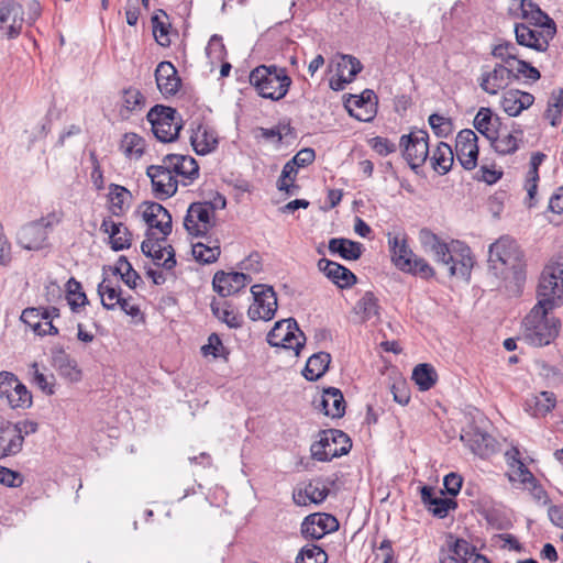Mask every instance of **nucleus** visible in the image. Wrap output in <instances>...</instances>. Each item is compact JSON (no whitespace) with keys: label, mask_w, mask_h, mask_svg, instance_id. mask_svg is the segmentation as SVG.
Segmentation results:
<instances>
[{"label":"nucleus","mask_w":563,"mask_h":563,"mask_svg":"<svg viewBox=\"0 0 563 563\" xmlns=\"http://www.w3.org/2000/svg\"><path fill=\"white\" fill-rule=\"evenodd\" d=\"M538 302L525 317L522 335L533 346H545L555 340L561 329L560 319L550 314L563 303V261L547 265L538 285Z\"/></svg>","instance_id":"nucleus-1"},{"label":"nucleus","mask_w":563,"mask_h":563,"mask_svg":"<svg viewBox=\"0 0 563 563\" xmlns=\"http://www.w3.org/2000/svg\"><path fill=\"white\" fill-rule=\"evenodd\" d=\"M488 265L497 277L504 279L512 277L517 283L526 278L523 252L518 243L507 235L490 244Z\"/></svg>","instance_id":"nucleus-2"},{"label":"nucleus","mask_w":563,"mask_h":563,"mask_svg":"<svg viewBox=\"0 0 563 563\" xmlns=\"http://www.w3.org/2000/svg\"><path fill=\"white\" fill-rule=\"evenodd\" d=\"M291 82L286 68L276 65H260L250 73V84L256 92L273 101L283 99Z\"/></svg>","instance_id":"nucleus-3"},{"label":"nucleus","mask_w":563,"mask_h":563,"mask_svg":"<svg viewBox=\"0 0 563 563\" xmlns=\"http://www.w3.org/2000/svg\"><path fill=\"white\" fill-rule=\"evenodd\" d=\"M388 245L393 264L401 272L430 279L434 276L433 267L409 247L406 235L388 233Z\"/></svg>","instance_id":"nucleus-4"},{"label":"nucleus","mask_w":563,"mask_h":563,"mask_svg":"<svg viewBox=\"0 0 563 563\" xmlns=\"http://www.w3.org/2000/svg\"><path fill=\"white\" fill-rule=\"evenodd\" d=\"M320 439L310 446L311 456L319 462H329L350 452L352 442L349 435L336 429L323 430Z\"/></svg>","instance_id":"nucleus-5"},{"label":"nucleus","mask_w":563,"mask_h":563,"mask_svg":"<svg viewBox=\"0 0 563 563\" xmlns=\"http://www.w3.org/2000/svg\"><path fill=\"white\" fill-rule=\"evenodd\" d=\"M154 136L163 142H174L181 129V118L174 108L156 104L146 114Z\"/></svg>","instance_id":"nucleus-6"},{"label":"nucleus","mask_w":563,"mask_h":563,"mask_svg":"<svg viewBox=\"0 0 563 563\" xmlns=\"http://www.w3.org/2000/svg\"><path fill=\"white\" fill-rule=\"evenodd\" d=\"M62 220L55 212L30 222L18 232V243L25 250H41L46 245L48 230H52Z\"/></svg>","instance_id":"nucleus-7"},{"label":"nucleus","mask_w":563,"mask_h":563,"mask_svg":"<svg viewBox=\"0 0 563 563\" xmlns=\"http://www.w3.org/2000/svg\"><path fill=\"white\" fill-rule=\"evenodd\" d=\"M399 148L410 168L417 172L429 157V134L426 130L415 129L399 140Z\"/></svg>","instance_id":"nucleus-8"},{"label":"nucleus","mask_w":563,"mask_h":563,"mask_svg":"<svg viewBox=\"0 0 563 563\" xmlns=\"http://www.w3.org/2000/svg\"><path fill=\"white\" fill-rule=\"evenodd\" d=\"M305 342L306 335L294 318L277 321L267 334V343L271 346L294 350L296 355H299Z\"/></svg>","instance_id":"nucleus-9"},{"label":"nucleus","mask_w":563,"mask_h":563,"mask_svg":"<svg viewBox=\"0 0 563 563\" xmlns=\"http://www.w3.org/2000/svg\"><path fill=\"white\" fill-rule=\"evenodd\" d=\"M202 201L192 202L187 209L184 218V228L189 235L205 238L216 227V214Z\"/></svg>","instance_id":"nucleus-10"},{"label":"nucleus","mask_w":563,"mask_h":563,"mask_svg":"<svg viewBox=\"0 0 563 563\" xmlns=\"http://www.w3.org/2000/svg\"><path fill=\"white\" fill-rule=\"evenodd\" d=\"M251 292L254 302L247 310V316L251 320L269 321L274 318L277 310V297L274 288L267 285H253Z\"/></svg>","instance_id":"nucleus-11"},{"label":"nucleus","mask_w":563,"mask_h":563,"mask_svg":"<svg viewBox=\"0 0 563 563\" xmlns=\"http://www.w3.org/2000/svg\"><path fill=\"white\" fill-rule=\"evenodd\" d=\"M166 240L156 236L154 231L146 230L145 240L141 244V251L146 257H151L157 266L170 271L176 266L175 250L172 245H162Z\"/></svg>","instance_id":"nucleus-12"},{"label":"nucleus","mask_w":563,"mask_h":563,"mask_svg":"<svg viewBox=\"0 0 563 563\" xmlns=\"http://www.w3.org/2000/svg\"><path fill=\"white\" fill-rule=\"evenodd\" d=\"M515 35L518 45L534 49L540 53L548 51L550 42L554 38L556 30L532 29L527 23L515 24Z\"/></svg>","instance_id":"nucleus-13"},{"label":"nucleus","mask_w":563,"mask_h":563,"mask_svg":"<svg viewBox=\"0 0 563 563\" xmlns=\"http://www.w3.org/2000/svg\"><path fill=\"white\" fill-rule=\"evenodd\" d=\"M511 75V67L506 64L496 63L492 69L484 66L478 78V85L486 93L496 96L512 82Z\"/></svg>","instance_id":"nucleus-14"},{"label":"nucleus","mask_w":563,"mask_h":563,"mask_svg":"<svg viewBox=\"0 0 563 563\" xmlns=\"http://www.w3.org/2000/svg\"><path fill=\"white\" fill-rule=\"evenodd\" d=\"M477 141V135L470 129H464L456 135L455 155L466 170H473L477 166L479 153Z\"/></svg>","instance_id":"nucleus-15"},{"label":"nucleus","mask_w":563,"mask_h":563,"mask_svg":"<svg viewBox=\"0 0 563 563\" xmlns=\"http://www.w3.org/2000/svg\"><path fill=\"white\" fill-rule=\"evenodd\" d=\"M338 519L324 512L308 515L301 522V534L306 539L320 540L325 534L339 529Z\"/></svg>","instance_id":"nucleus-16"},{"label":"nucleus","mask_w":563,"mask_h":563,"mask_svg":"<svg viewBox=\"0 0 563 563\" xmlns=\"http://www.w3.org/2000/svg\"><path fill=\"white\" fill-rule=\"evenodd\" d=\"M24 21V12L20 3L13 0L0 1V30L8 38L20 35Z\"/></svg>","instance_id":"nucleus-17"},{"label":"nucleus","mask_w":563,"mask_h":563,"mask_svg":"<svg viewBox=\"0 0 563 563\" xmlns=\"http://www.w3.org/2000/svg\"><path fill=\"white\" fill-rule=\"evenodd\" d=\"M146 174L151 178L154 194L158 199L164 200L176 194L178 180L164 164L148 166Z\"/></svg>","instance_id":"nucleus-18"},{"label":"nucleus","mask_w":563,"mask_h":563,"mask_svg":"<svg viewBox=\"0 0 563 563\" xmlns=\"http://www.w3.org/2000/svg\"><path fill=\"white\" fill-rule=\"evenodd\" d=\"M142 218L148 225L147 230H159L164 240L172 233V216L166 208L154 201H146L141 206Z\"/></svg>","instance_id":"nucleus-19"},{"label":"nucleus","mask_w":563,"mask_h":563,"mask_svg":"<svg viewBox=\"0 0 563 563\" xmlns=\"http://www.w3.org/2000/svg\"><path fill=\"white\" fill-rule=\"evenodd\" d=\"M461 441L465 443L470 450L481 456L488 457L497 451V441L493 435L482 431L477 427H471L461 434Z\"/></svg>","instance_id":"nucleus-20"},{"label":"nucleus","mask_w":563,"mask_h":563,"mask_svg":"<svg viewBox=\"0 0 563 563\" xmlns=\"http://www.w3.org/2000/svg\"><path fill=\"white\" fill-rule=\"evenodd\" d=\"M452 261L445 264L451 276L468 280L474 265L471 249L463 242L453 241Z\"/></svg>","instance_id":"nucleus-21"},{"label":"nucleus","mask_w":563,"mask_h":563,"mask_svg":"<svg viewBox=\"0 0 563 563\" xmlns=\"http://www.w3.org/2000/svg\"><path fill=\"white\" fill-rule=\"evenodd\" d=\"M313 406L323 415L331 418H341L345 413V400L342 391L335 387H328L313 399Z\"/></svg>","instance_id":"nucleus-22"},{"label":"nucleus","mask_w":563,"mask_h":563,"mask_svg":"<svg viewBox=\"0 0 563 563\" xmlns=\"http://www.w3.org/2000/svg\"><path fill=\"white\" fill-rule=\"evenodd\" d=\"M251 282V276L244 273L219 271L213 276L212 286L221 297H228L240 291Z\"/></svg>","instance_id":"nucleus-23"},{"label":"nucleus","mask_w":563,"mask_h":563,"mask_svg":"<svg viewBox=\"0 0 563 563\" xmlns=\"http://www.w3.org/2000/svg\"><path fill=\"white\" fill-rule=\"evenodd\" d=\"M163 164L172 170V175H175V177H184L187 180L184 181L185 186L194 181L199 175V166L196 159L190 156L168 154L163 158Z\"/></svg>","instance_id":"nucleus-24"},{"label":"nucleus","mask_w":563,"mask_h":563,"mask_svg":"<svg viewBox=\"0 0 563 563\" xmlns=\"http://www.w3.org/2000/svg\"><path fill=\"white\" fill-rule=\"evenodd\" d=\"M317 266L320 272L340 288H350L357 280L354 273L347 267L328 258H320Z\"/></svg>","instance_id":"nucleus-25"},{"label":"nucleus","mask_w":563,"mask_h":563,"mask_svg":"<svg viewBox=\"0 0 563 563\" xmlns=\"http://www.w3.org/2000/svg\"><path fill=\"white\" fill-rule=\"evenodd\" d=\"M329 495V488L320 479H312L303 487H298L292 493L294 503L298 506L321 504Z\"/></svg>","instance_id":"nucleus-26"},{"label":"nucleus","mask_w":563,"mask_h":563,"mask_svg":"<svg viewBox=\"0 0 563 563\" xmlns=\"http://www.w3.org/2000/svg\"><path fill=\"white\" fill-rule=\"evenodd\" d=\"M155 80L158 90L165 97L174 96L180 87L177 69L170 62H161L155 69Z\"/></svg>","instance_id":"nucleus-27"},{"label":"nucleus","mask_w":563,"mask_h":563,"mask_svg":"<svg viewBox=\"0 0 563 563\" xmlns=\"http://www.w3.org/2000/svg\"><path fill=\"white\" fill-rule=\"evenodd\" d=\"M520 16L528 21L529 25L540 29L556 30V24L548 13L532 0H520L519 2Z\"/></svg>","instance_id":"nucleus-28"},{"label":"nucleus","mask_w":563,"mask_h":563,"mask_svg":"<svg viewBox=\"0 0 563 563\" xmlns=\"http://www.w3.org/2000/svg\"><path fill=\"white\" fill-rule=\"evenodd\" d=\"M534 102L533 95L520 90L511 89L504 93L501 107L510 117L519 115L523 110L531 107Z\"/></svg>","instance_id":"nucleus-29"},{"label":"nucleus","mask_w":563,"mask_h":563,"mask_svg":"<svg viewBox=\"0 0 563 563\" xmlns=\"http://www.w3.org/2000/svg\"><path fill=\"white\" fill-rule=\"evenodd\" d=\"M420 236L423 246L430 249L439 263L445 265L452 261L453 241L445 243L429 230H422Z\"/></svg>","instance_id":"nucleus-30"},{"label":"nucleus","mask_w":563,"mask_h":563,"mask_svg":"<svg viewBox=\"0 0 563 563\" xmlns=\"http://www.w3.org/2000/svg\"><path fill=\"white\" fill-rule=\"evenodd\" d=\"M52 358L53 365L63 377L70 382H79L81 379L82 373L77 362L71 358L63 347L54 349Z\"/></svg>","instance_id":"nucleus-31"},{"label":"nucleus","mask_w":563,"mask_h":563,"mask_svg":"<svg viewBox=\"0 0 563 563\" xmlns=\"http://www.w3.org/2000/svg\"><path fill=\"white\" fill-rule=\"evenodd\" d=\"M328 249L331 254H338L345 261H357L364 252L362 243L345 238L330 239Z\"/></svg>","instance_id":"nucleus-32"},{"label":"nucleus","mask_w":563,"mask_h":563,"mask_svg":"<svg viewBox=\"0 0 563 563\" xmlns=\"http://www.w3.org/2000/svg\"><path fill=\"white\" fill-rule=\"evenodd\" d=\"M24 437L11 424L0 427V460L18 454L22 450Z\"/></svg>","instance_id":"nucleus-33"},{"label":"nucleus","mask_w":563,"mask_h":563,"mask_svg":"<svg viewBox=\"0 0 563 563\" xmlns=\"http://www.w3.org/2000/svg\"><path fill=\"white\" fill-rule=\"evenodd\" d=\"M190 142L198 155H206L216 150L218 145V137L213 130L199 124L197 129L192 131Z\"/></svg>","instance_id":"nucleus-34"},{"label":"nucleus","mask_w":563,"mask_h":563,"mask_svg":"<svg viewBox=\"0 0 563 563\" xmlns=\"http://www.w3.org/2000/svg\"><path fill=\"white\" fill-rule=\"evenodd\" d=\"M555 405L556 398L553 393L541 391L527 398L525 409L532 417L540 418L547 416Z\"/></svg>","instance_id":"nucleus-35"},{"label":"nucleus","mask_w":563,"mask_h":563,"mask_svg":"<svg viewBox=\"0 0 563 563\" xmlns=\"http://www.w3.org/2000/svg\"><path fill=\"white\" fill-rule=\"evenodd\" d=\"M210 308L213 316L229 328L239 329L243 325V314L238 312L231 302L212 300Z\"/></svg>","instance_id":"nucleus-36"},{"label":"nucleus","mask_w":563,"mask_h":563,"mask_svg":"<svg viewBox=\"0 0 563 563\" xmlns=\"http://www.w3.org/2000/svg\"><path fill=\"white\" fill-rule=\"evenodd\" d=\"M331 362V355L327 352H318L312 354L302 371V375L307 380L316 382L321 378L328 371Z\"/></svg>","instance_id":"nucleus-37"},{"label":"nucleus","mask_w":563,"mask_h":563,"mask_svg":"<svg viewBox=\"0 0 563 563\" xmlns=\"http://www.w3.org/2000/svg\"><path fill=\"white\" fill-rule=\"evenodd\" d=\"M473 124L482 135L489 140L499 129L500 121L497 115H494L489 108L482 107L476 113Z\"/></svg>","instance_id":"nucleus-38"},{"label":"nucleus","mask_w":563,"mask_h":563,"mask_svg":"<svg viewBox=\"0 0 563 563\" xmlns=\"http://www.w3.org/2000/svg\"><path fill=\"white\" fill-rule=\"evenodd\" d=\"M433 169L440 175L448 174L454 163V152L445 142H439L430 157Z\"/></svg>","instance_id":"nucleus-39"},{"label":"nucleus","mask_w":563,"mask_h":563,"mask_svg":"<svg viewBox=\"0 0 563 563\" xmlns=\"http://www.w3.org/2000/svg\"><path fill=\"white\" fill-rule=\"evenodd\" d=\"M412 379L419 387V390L426 391L435 385L438 374L432 365L422 363L415 367L412 372Z\"/></svg>","instance_id":"nucleus-40"},{"label":"nucleus","mask_w":563,"mask_h":563,"mask_svg":"<svg viewBox=\"0 0 563 563\" xmlns=\"http://www.w3.org/2000/svg\"><path fill=\"white\" fill-rule=\"evenodd\" d=\"M492 147L500 155L514 154L519 148V139L512 133H503L499 130L488 140Z\"/></svg>","instance_id":"nucleus-41"},{"label":"nucleus","mask_w":563,"mask_h":563,"mask_svg":"<svg viewBox=\"0 0 563 563\" xmlns=\"http://www.w3.org/2000/svg\"><path fill=\"white\" fill-rule=\"evenodd\" d=\"M145 141L136 133H125L120 143L121 152L129 158L139 159L144 154Z\"/></svg>","instance_id":"nucleus-42"},{"label":"nucleus","mask_w":563,"mask_h":563,"mask_svg":"<svg viewBox=\"0 0 563 563\" xmlns=\"http://www.w3.org/2000/svg\"><path fill=\"white\" fill-rule=\"evenodd\" d=\"M363 321L377 320L379 318L378 300L372 291H366L355 307Z\"/></svg>","instance_id":"nucleus-43"},{"label":"nucleus","mask_w":563,"mask_h":563,"mask_svg":"<svg viewBox=\"0 0 563 563\" xmlns=\"http://www.w3.org/2000/svg\"><path fill=\"white\" fill-rule=\"evenodd\" d=\"M221 254L219 241L216 240L212 245L198 242L192 244V255L196 261L202 264L214 263Z\"/></svg>","instance_id":"nucleus-44"},{"label":"nucleus","mask_w":563,"mask_h":563,"mask_svg":"<svg viewBox=\"0 0 563 563\" xmlns=\"http://www.w3.org/2000/svg\"><path fill=\"white\" fill-rule=\"evenodd\" d=\"M492 55L500 59L499 64H506L511 67L519 60L518 58V48L516 44L510 41H505L495 45L492 49Z\"/></svg>","instance_id":"nucleus-45"},{"label":"nucleus","mask_w":563,"mask_h":563,"mask_svg":"<svg viewBox=\"0 0 563 563\" xmlns=\"http://www.w3.org/2000/svg\"><path fill=\"white\" fill-rule=\"evenodd\" d=\"M451 539H453L451 537ZM449 552L463 563H468L473 558L476 548L464 539H454L448 542Z\"/></svg>","instance_id":"nucleus-46"},{"label":"nucleus","mask_w":563,"mask_h":563,"mask_svg":"<svg viewBox=\"0 0 563 563\" xmlns=\"http://www.w3.org/2000/svg\"><path fill=\"white\" fill-rule=\"evenodd\" d=\"M122 106L129 113L141 111L145 106V97L135 87L125 88L122 91Z\"/></svg>","instance_id":"nucleus-47"},{"label":"nucleus","mask_w":563,"mask_h":563,"mask_svg":"<svg viewBox=\"0 0 563 563\" xmlns=\"http://www.w3.org/2000/svg\"><path fill=\"white\" fill-rule=\"evenodd\" d=\"M9 406L13 409L16 408H30L32 405V395L27 390L26 386L22 383H19V387L9 393L5 397H3Z\"/></svg>","instance_id":"nucleus-48"},{"label":"nucleus","mask_w":563,"mask_h":563,"mask_svg":"<svg viewBox=\"0 0 563 563\" xmlns=\"http://www.w3.org/2000/svg\"><path fill=\"white\" fill-rule=\"evenodd\" d=\"M511 78L514 80H518L520 78H525L531 81H537L540 79V71L533 67L530 63L519 59L515 65L511 66Z\"/></svg>","instance_id":"nucleus-49"},{"label":"nucleus","mask_w":563,"mask_h":563,"mask_svg":"<svg viewBox=\"0 0 563 563\" xmlns=\"http://www.w3.org/2000/svg\"><path fill=\"white\" fill-rule=\"evenodd\" d=\"M109 198L111 202V211L114 216H120L123 211V206L128 197H131L130 191L123 186L112 184L110 185Z\"/></svg>","instance_id":"nucleus-50"},{"label":"nucleus","mask_w":563,"mask_h":563,"mask_svg":"<svg viewBox=\"0 0 563 563\" xmlns=\"http://www.w3.org/2000/svg\"><path fill=\"white\" fill-rule=\"evenodd\" d=\"M342 73L343 82H351L356 75L363 69L362 63L354 56L345 55L342 57V63L339 65Z\"/></svg>","instance_id":"nucleus-51"},{"label":"nucleus","mask_w":563,"mask_h":563,"mask_svg":"<svg viewBox=\"0 0 563 563\" xmlns=\"http://www.w3.org/2000/svg\"><path fill=\"white\" fill-rule=\"evenodd\" d=\"M443 492L440 490V496H435L430 503L427 509L432 512L434 517L445 518L451 509L456 507V503L453 499L442 497Z\"/></svg>","instance_id":"nucleus-52"},{"label":"nucleus","mask_w":563,"mask_h":563,"mask_svg":"<svg viewBox=\"0 0 563 563\" xmlns=\"http://www.w3.org/2000/svg\"><path fill=\"white\" fill-rule=\"evenodd\" d=\"M153 34L157 43L162 46H169V27L170 24L165 22L158 14L152 16Z\"/></svg>","instance_id":"nucleus-53"},{"label":"nucleus","mask_w":563,"mask_h":563,"mask_svg":"<svg viewBox=\"0 0 563 563\" xmlns=\"http://www.w3.org/2000/svg\"><path fill=\"white\" fill-rule=\"evenodd\" d=\"M431 129L439 137H446L452 133V122L438 113H433L428 119Z\"/></svg>","instance_id":"nucleus-54"},{"label":"nucleus","mask_w":563,"mask_h":563,"mask_svg":"<svg viewBox=\"0 0 563 563\" xmlns=\"http://www.w3.org/2000/svg\"><path fill=\"white\" fill-rule=\"evenodd\" d=\"M506 459L508 463L515 467L517 466L520 475V479L522 483H526L528 479H533L532 473L527 468V466L520 460V452L517 448H512L506 452Z\"/></svg>","instance_id":"nucleus-55"},{"label":"nucleus","mask_w":563,"mask_h":563,"mask_svg":"<svg viewBox=\"0 0 563 563\" xmlns=\"http://www.w3.org/2000/svg\"><path fill=\"white\" fill-rule=\"evenodd\" d=\"M21 321L32 328L34 333L41 329L42 307H29L22 311Z\"/></svg>","instance_id":"nucleus-56"},{"label":"nucleus","mask_w":563,"mask_h":563,"mask_svg":"<svg viewBox=\"0 0 563 563\" xmlns=\"http://www.w3.org/2000/svg\"><path fill=\"white\" fill-rule=\"evenodd\" d=\"M201 352L205 356L212 355L213 357H221L229 354L222 344L220 336L217 333H212L208 338V344L201 347Z\"/></svg>","instance_id":"nucleus-57"},{"label":"nucleus","mask_w":563,"mask_h":563,"mask_svg":"<svg viewBox=\"0 0 563 563\" xmlns=\"http://www.w3.org/2000/svg\"><path fill=\"white\" fill-rule=\"evenodd\" d=\"M97 290L101 297V301L106 300L107 302H114L117 299H122L121 289H117L108 278L102 279V282L98 285Z\"/></svg>","instance_id":"nucleus-58"},{"label":"nucleus","mask_w":563,"mask_h":563,"mask_svg":"<svg viewBox=\"0 0 563 563\" xmlns=\"http://www.w3.org/2000/svg\"><path fill=\"white\" fill-rule=\"evenodd\" d=\"M371 147L379 155L387 156L397 151L396 143L387 137L375 136L369 141Z\"/></svg>","instance_id":"nucleus-59"},{"label":"nucleus","mask_w":563,"mask_h":563,"mask_svg":"<svg viewBox=\"0 0 563 563\" xmlns=\"http://www.w3.org/2000/svg\"><path fill=\"white\" fill-rule=\"evenodd\" d=\"M501 176L503 172L495 169L494 166L482 165L475 174V179L493 185L496 184Z\"/></svg>","instance_id":"nucleus-60"},{"label":"nucleus","mask_w":563,"mask_h":563,"mask_svg":"<svg viewBox=\"0 0 563 563\" xmlns=\"http://www.w3.org/2000/svg\"><path fill=\"white\" fill-rule=\"evenodd\" d=\"M22 483L21 473L0 465V484L7 487H20Z\"/></svg>","instance_id":"nucleus-61"},{"label":"nucleus","mask_w":563,"mask_h":563,"mask_svg":"<svg viewBox=\"0 0 563 563\" xmlns=\"http://www.w3.org/2000/svg\"><path fill=\"white\" fill-rule=\"evenodd\" d=\"M207 54L212 59H223L227 54V49L220 35L214 34L211 36L207 46Z\"/></svg>","instance_id":"nucleus-62"},{"label":"nucleus","mask_w":563,"mask_h":563,"mask_svg":"<svg viewBox=\"0 0 563 563\" xmlns=\"http://www.w3.org/2000/svg\"><path fill=\"white\" fill-rule=\"evenodd\" d=\"M539 374L547 379L550 384H559L563 379V375L559 368L545 362L537 363Z\"/></svg>","instance_id":"nucleus-63"},{"label":"nucleus","mask_w":563,"mask_h":563,"mask_svg":"<svg viewBox=\"0 0 563 563\" xmlns=\"http://www.w3.org/2000/svg\"><path fill=\"white\" fill-rule=\"evenodd\" d=\"M303 554L308 563H327V552L317 544H307L303 547Z\"/></svg>","instance_id":"nucleus-64"}]
</instances>
